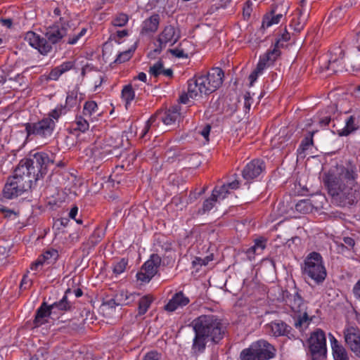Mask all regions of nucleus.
<instances>
[{"label":"nucleus","instance_id":"obj_8","mask_svg":"<svg viewBox=\"0 0 360 360\" xmlns=\"http://www.w3.org/2000/svg\"><path fill=\"white\" fill-rule=\"evenodd\" d=\"M55 122L51 117H46L37 122L25 124L27 139L31 136L47 138L51 136L55 129Z\"/></svg>","mask_w":360,"mask_h":360},{"label":"nucleus","instance_id":"obj_45","mask_svg":"<svg viewBox=\"0 0 360 360\" xmlns=\"http://www.w3.org/2000/svg\"><path fill=\"white\" fill-rule=\"evenodd\" d=\"M131 57V51H124L122 53H120L116 60H115V62L117 63H124L127 60H129Z\"/></svg>","mask_w":360,"mask_h":360},{"label":"nucleus","instance_id":"obj_36","mask_svg":"<svg viewBox=\"0 0 360 360\" xmlns=\"http://www.w3.org/2000/svg\"><path fill=\"white\" fill-rule=\"evenodd\" d=\"M42 255L45 257L47 264L53 263L59 256L58 251L55 249L47 250Z\"/></svg>","mask_w":360,"mask_h":360},{"label":"nucleus","instance_id":"obj_21","mask_svg":"<svg viewBox=\"0 0 360 360\" xmlns=\"http://www.w3.org/2000/svg\"><path fill=\"white\" fill-rule=\"evenodd\" d=\"M331 347L335 360H349V356L345 348L340 345L336 338L330 334Z\"/></svg>","mask_w":360,"mask_h":360},{"label":"nucleus","instance_id":"obj_1","mask_svg":"<svg viewBox=\"0 0 360 360\" xmlns=\"http://www.w3.org/2000/svg\"><path fill=\"white\" fill-rule=\"evenodd\" d=\"M358 170L348 162L330 169L323 177V183L332 202L340 207H349L360 199V186L356 182Z\"/></svg>","mask_w":360,"mask_h":360},{"label":"nucleus","instance_id":"obj_10","mask_svg":"<svg viewBox=\"0 0 360 360\" xmlns=\"http://www.w3.org/2000/svg\"><path fill=\"white\" fill-rule=\"evenodd\" d=\"M162 259L158 254H153L143 265L141 271L136 274L137 279L142 282H149L158 273Z\"/></svg>","mask_w":360,"mask_h":360},{"label":"nucleus","instance_id":"obj_63","mask_svg":"<svg viewBox=\"0 0 360 360\" xmlns=\"http://www.w3.org/2000/svg\"><path fill=\"white\" fill-rule=\"evenodd\" d=\"M79 38L80 37L78 34H74L72 37H69L67 43L69 44H75L77 42Z\"/></svg>","mask_w":360,"mask_h":360},{"label":"nucleus","instance_id":"obj_5","mask_svg":"<svg viewBox=\"0 0 360 360\" xmlns=\"http://www.w3.org/2000/svg\"><path fill=\"white\" fill-rule=\"evenodd\" d=\"M224 73L220 68H213L206 75L195 77L188 82L189 97L208 95L215 91L223 83Z\"/></svg>","mask_w":360,"mask_h":360},{"label":"nucleus","instance_id":"obj_48","mask_svg":"<svg viewBox=\"0 0 360 360\" xmlns=\"http://www.w3.org/2000/svg\"><path fill=\"white\" fill-rule=\"evenodd\" d=\"M44 264H46V260L45 259V257H44L43 255H41L36 262L32 264L30 268L32 270L37 271L39 266Z\"/></svg>","mask_w":360,"mask_h":360},{"label":"nucleus","instance_id":"obj_32","mask_svg":"<svg viewBox=\"0 0 360 360\" xmlns=\"http://www.w3.org/2000/svg\"><path fill=\"white\" fill-rule=\"evenodd\" d=\"M309 13L307 11H304V9L300 11L298 21L294 28L296 32H300L304 28Z\"/></svg>","mask_w":360,"mask_h":360},{"label":"nucleus","instance_id":"obj_51","mask_svg":"<svg viewBox=\"0 0 360 360\" xmlns=\"http://www.w3.org/2000/svg\"><path fill=\"white\" fill-rule=\"evenodd\" d=\"M168 51L172 53V56L176 57V58H187L188 57V55L187 53H185L184 51L182 49H169Z\"/></svg>","mask_w":360,"mask_h":360},{"label":"nucleus","instance_id":"obj_12","mask_svg":"<svg viewBox=\"0 0 360 360\" xmlns=\"http://www.w3.org/2000/svg\"><path fill=\"white\" fill-rule=\"evenodd\" d=\"M29 189L23 183L20 182L14 177L11 176L8 179L6 184L3 190L4 198L12 199L20 195L25 191Z\"/></svg>","mask_w":360,"mask_h":360},{"label":"nucleus","instance_id":"obj_26","mask_svg":"<svg viewBox=\"0 0 360 360\" xmlns=\"http://www.w3.org/2000/svg\"><path fill=\"white\" fill-rule=\"evenodd\" d=\"M153 301L152 296L149 295L143 296L139 301L138 314L139 316L145 314Z\"/></svg>","mask_w":360,"mask_h":360},{"label":"nucleus","instance_id":"obj_56","mask_svg":"<svg viewBox=\"0 0 360 360\" xmlns=\"http://www.w3.org/2000/svg\"><path fill=\"white\" fill-rule=\"evenodd\" d=\"M77 212H78V207L77 206H73L70 211L69 217H70V218L75 219L77 224H82V220L77 219L75 218L76 215L77 214Z\"/></svg>","mask_w":360,"mask_h":360},{"label":"nucleus","instance_id":"obj_3","mask_svg":"<svg viewBox=\"0 0 360 360\" xmlns=\"http://www.w3.org/2000/svg\"><path fill=\"white\" fill-rule=\"evenodd\" d=\"M195 336L193 349L202 352L207 341L218 343L224 337L225 328L221 319L212 314L201 315L193 322Z\"/></svg>","mask_w":360,"mask_h":360},{"label":"nucleus","instance_id":"obj_33","mask_svg":"<svg viewBox=\"0 0 360 360\" xmlns=\"http://www.w3.org/2000/svg\"><path fill=\"white\" fill-rule=\"evenodd\" d=\"M128 15L120 13L115 16L111 23L115 27H123L128 22Z\"/></svg>","mask_w":360,"mask_h":360},{"label":"nucleus","instance_id":"obj_18","mask_svg":"<svg viewBox=\"0 0 360 360\" xmlns=\"http://www.w3.org/2000/svg\"><path fill=\"white\" fill-rule=\"evenodd\" d=\"M160 21V17L159 14H153L142 22L140 34L141 35H148L155 33L158 29Z\"/></svg>","mask_w":360,"mask_h":360},{"label":"nucleus","instance_id":"obj_37","mask_svg":"<svg viewBox=\"0 0 360 360\" xmlns=\"http://www.w3.org/2000/svg\"><path fill=\"white\" fill-rule=\"evenodd\" d=\"M212 195L215 196L217 199H224L229 193L227 186L224 184L219 188L215 187L212 191Z\"/></svg>","mask_w":360,"mask_h":360},{"label":"nucleus","instance_id":"obj_49","mask_svg":"<svg viewBox=\"0 0 360 360\" xmlns=\"http://www.w3.org/2000/svg\"><path fill=\"white\" fill-rule=\"evenodd\" d=\"M143 360H161V354L157 352L151 351L143 356Z\"/></svg>","mask_w":360,"mask_h":360},{"label":"nucleus","instance_id":"obj_62","mask_svg":"<svg viewBox=\"0 0 360 360\" xmlns=\"http://www.w3.org/2000/svg\"><path fill=\"white\" fill-rule=\"evenodd\" d=\"M59 70L60 69L58 67H56L51 72L50 76H51V79H57L58 78V77L63 74V73H60V72L57 71Z\"/></svg>","mask_w":360,"mask_h":360},{"label":"nucleus","instance_id":"obj_40","mask_svg":"<svg viewBox=\"0 0 360 360\" xmlns=\"http://www.w3.org/2000/svg\"><path fill=\"white\" fill-rule=\"evenodd\" d=\"M97 103L95 101H91L85 103L84 106V114L85 115H91L97 109Z\"/></svg>","mask_w":360,"mask_h":360},{"label":"nucleus","instance_id":"obj_2","mask_svg":"<svg viewBox=\"0 0 360 360\" xmlns=\"http://www.w3.org/2000/svg\"><path fill=\"white\" fill-rule=\"evenodd\" d=\"M53 165V155L49 157L46 153H37L33 158H25L20 161L13 177L30 188L32 182L43 178Z\"/></svg>","mask_w":360,"mask_h":360},{"label":"nucleus","instance_id":"obj_27","mask_svg":"<svg viewBox=\"0 0 360 360\" xmlns=\"http://www.w3.org/2000/svg\"><path fill=\"white\" fill-rule=\"evenodd\" d=\"M70 290L68 289L65 292V295L59 301L56 302L50 305L51 309L53 310H59V311H67L70 309L71 305L70 303L68 301L67 299V293L70 292Z\"/></svg>","mask_w":360,"mask_h":360},{"label":"nucleus","instance_id":"obj_59","mask_svg":"<svg viewBox=\"0 0 360 360\" xmlns=\"http://www.w3.org/2000/svg\"><path fill=\"white\" fill-rule=\"evenodd\" d=\"M61 114H62L61 108L60 109H55L49 113V117H51L52 120L53 119L58 120Z\"/></svg>","mask_w":360,"mask_h":360},{"label":"nucleus","instance_id":"obj_50","mask_svg":"<svg viewBox=\"0 0 360 360\" xmlns=\"http://www.w3.org/2000/svg\"><path fill=\"white\" fill-rule=\"evenodd\" d=\"M74 66V63L72 61H66L60 65L58 66L60 69L58 71L60 73H64L70 70H71Z\"/></svg>","mask_w":360,"mask_h":360},{"label":"nucleus","instance_id":"obj_44","mask_svg":"<svg viewBox=\"0 0 360 360\" xmlns=\"http://www.w3.org/2000/svg\"><path fill=\"white\" fill-rule=\"evenodd\" d=\"M75 124L77 125L75 129L79 130L82 132H84L89 129V126L88 122L82 117L77 119Z\"/></svg>","mask_w":360,"mask_h":360},{"label":"nucleus","instance_id":"obj_25","mask_svg":"<svg viewBox=\"0 0 360 360\" xmlns=\"http://www.w3.org/2000/svg\"><path fill=\"white\" fill-rule=\"evenodd\" d=\"M281 46H283V44H280V39H278L275 43L274 48L262 56L265 60L270 63V65L274 64L281 55V51L279 50V47Z\"/></svg>","mask_w":360,"mask_h":360},{"label":"nucleus","instance_id":"obj_16","mask_svg":"<svg viewBox=\"0 0 360 360\" xmlns=\"http://www.w3.org/2000/svg\"><path fill=\"white\" fill-rule=\"evenodd\" d=\"M264 169V162L254 160L249 162L243 170V176L246 180H252L258 176Z\"/></svg>","mask_w":360,"mask_h":360},{"label":"nucleus","instance_id":"obj_19","mask_svg":"<svg viewBox=\"0 0 360 360\" xmlns=\"http://www.w3.org/2000/svg\"><path fill=\"white\" fill-rule=\"evenodd\" d=\"M180 107L178 105L172 106L167 110L164 112L158 111L159 113L158 119L160 120L165 124L170 125L174 124L177 120L180 118Z\"/></svg>","mask_w":360,"mask_h":360},{"label":"nucleus","instance_id":"obj_29","mask_svg":"<svg viewBox=\"0 0 360 360\" xmlns=\"http://www.w3.org/2000/svg\"><path fill=\"white\" fill-rule=\"evenodd\" d=\"M266 247L265 240L263 239L255 240V245L247 250L248 257L250 259L253 255L257 253V250L262 251Z\"/></svg>","mask_w":360,"mask_h":360},{"label":"nucleus","instance_id":"obj_41","mask_svg":"<svg viewBox=\"0 0 360 360\" xmlns=\"http://www.w3.org/2000/svg\"><path fill=\"white\" fill-rule=\"evenodd\" d=\"M159 115H160L159 113H155V115H152L150 117V119L146 122L145 127H144L142 134L141 136V138H143L146 135V134L149 131L150 128L156 122Z\"/></svg>","mask_w":360,"mask_h":360},{"label":"nucleus","instance_id":"obj_17","mask_svg":"<svg viewBox=\"0 0 360 360\" xmlns=\"http://www.w3.org/2000/svg\"><path fill=\"white\" fill-rule=\"evenodd\" d=\"M360 127V111H355L345 120V126L338 130L340 136H348Z\"/></svg>","mask_w":360,"mask_h":360},{"label":"nucleus","instance_id":"obj_35","mask_svg":"<svg viewBox=\"0 0 360 360\" xmlns=\"http://www.w3.org/2000/svg\"><path fill=\"white\" fill-rule=\"evenodd\" d=\"M122 98L126 101V103L129 104L134 98V91L131 85L125 86L122 91Z\"/></svg>","mask_w":360,"mask_h":360},{"label":"nucleus","instance_id":"obj_28","mask_svg":"<svg viewBox=\"0 0 360 360\" xmlns=\"http://www.w3.org/2000/svg\"><path fill=\"white\" fill-rule=\"evenodd\" d=\"M295 210L302 214H307L312 211L313 205L309 199L300 200L295 205Z\"/></svg>","mask_w":360,"mask_h":360},{"label":"nucleus","instance_id":"obj_14","mask_svg":"<svg viewBox=\"0 0 360 360\" xmlns=\"http://www.w3.org/2000/svg\"><path fill=\"white\" fill-rule=\"evenodd\" d=\"M252 344L258 360H269L274 357L276 349L266 340H259Z\"/></svg>","mask_w":360,"mask_h":360},{"label":"nucleus","instance_id":"obj_47","mask_svg":"<svg viewBox=\"0 0 360 360\" xmlns=\"http://www.w3.org/2000/svg\"><path fill=\"white\" fill-rule=\"evenodd\" d=\"M269 65H271L270 63L266 61L263 56H261L255 70L262 73L263 70Z\"/></svg>","mask_w":360,"mask_h":360},{"label":"nucleus","instance_id":"obj_20","mask_svg":"<svg viewBox=\"0 0 360 360\" xmlns=\"http://www.w3.org/2000/svg\"><path fill=\"white\" fill-rule=\"evenodd\" d=\"M188 297L185 296L182 292H176L172 298L165 306V310L174 311L179 307H183L189 303Z\"/></svg>","mask_w":360,"mask_h":360},{"label":"nucleus","instance_id":"obj_11","mask_svg":"<svg viewBox=\"0 0 360 360\" xmlns=\"http://www.w3.org/2000/svg\"><path fill=\"white\" fill-rule=\"evenodd\" d=\"M343 335L346 345L356 357L360 359V329L348 326L344 329Z\"/></svg>","mask_w":360,"mask_h":360},{"label":"nucleus","instance_id":"obj_7","mask_svg":"<svg viewBox=\"0 0 360 360\" xmlns=\"http://www.w3.org/2000/svg\"><path fill=\"white\" fill-rule=\"evenodd\" d=\"M302 272L304 275L307 276L316 283H322L327 274L321 255L316 252L309 253L304 259Z\"/></svg>","mask_w":360,"mask_h":360},{"label":"nucleus","instance_id":"obj_57","mask_svg":"<svg viewBox=\"0 0 360 360\" xmlns=\"http://www.w3.org/2000/svg\"><path fill=\"white\" fill-rule=\"evenodd\" d=\"M352 291L354 297L360 301V279L354 285Z\"/></svg>","mask_w":360,"mask_h":360},{"label":"nucleus","instance_id":"obj_22","mask_svg":"<svg viewBox=\"0 0 360 360\" xmlns=\"http://www.w3.org/2000/svg\"><path fill=\"white\" fill-rule=\"evenodd\" d=\"M51 311L52 309H51L50 305H47L46 303L44 302L36 311L35 319L34 320V326L39 327L45 323V318L49 316Z\"/></svg>","mask_w":360,"mask_h":360},{"label":"nucleus","instance_id":"obj_64","mask_svg":"<svg viewBox=\"0 0 360 360\" xmlns=\"http://www.w3.org/2000/svg\"><path fill=\"white\" fill-rule=\"evenodd\" d=\"M239 181L238 180H235L231 183L226 184L227 186L228 189H237L239 187Z\"/></svg>","mask_w":360,"mask_h":360},{"label":"nucleus","instance_id":"obj_60","mask_svg":"<svg viewBox=\"0 0 360 360\" xmlns=\"http://www.w3.org/2000/svg\"><path fill=\"white\" fill-rule=\"evenodd\" d=\"M103 305L108 306L110 308H114L116 306H120L117 301L115 300V297L114 298L110 299L103 302Z\"/></svg>","mask_w":360,"mask_h":360},{"label":"nucleus","instance_id":"obj_34","mask_svg":"<svg viewBox=\"0 0 360 360\" xmlns=\"http://www.w3.org/2000/svg\"><path fill=\"white\" fill-rule=\"evenodd\" d=\"M314 133L315 131H310L309 132V135L304 138L298 149L299 153H304L310 146L313 145V136Z\"/></svg>","mask_w":360,"mask_h":360},{"label":"nucleus","instance_id":"obj_9","mask_svg":"<svg viewBox=\"0 0 360 360\" xmlns=\"http://www.w3.org/2000/svg\"><path fill=\"white\" fill-rule=\"evenodd\" d=\"M311 359H326L327 354L326 338L321 329H317L311 334L308 340Z\"/></svg>","mask_w":360,"mask_h":360},{"label":"nucleus","instance_id":"obj_52","mask_svg":"<svg viewBox=\"0 0 360 360\" xmlns=\"http://www.w3.org/2000/svg\"><path fill=\"white\" fill-rule=\"evenodd\" d=\"M1 212L5 213L4 217L6 218H10L12 219H15L18 216V212H16L12 210L2 208L1 209Z\"/></svg>","mask_w":360,"mask_h":360},{"label":"nucleus","instance_id":"obj_4","mask_svg":"<svg viewBox=\"0 0 360 360\" xmlns=\"http://www.w3.org/2000/svg\"><path fill=\"white\" fill-rule=\"evenodd\" d=\"M68 23L63 22V18H60V22L46 28V38H41L34 32H27L25 36V40L39 52L46 56L52 50V44L60 42L68 34Z\"/></svg>","mask_w":360,"mask_h":360},{"label":"nucleus","instance_id":"obj_13","mask_svg":"<svg viewBox=\"0 0 360 360\" xmlns=\"http://www.w3.org/2000/svg\"><path fill=\"white\" fill-rule=\"evenodd\" d=\"M266 328L275 337L286 336L290 339L295 338L292 327L283 321H271L266 326Z\"/></svg>","mask_w":360,"mask_h":360},{"label":"nucleus","instance_id":"obj_39","mask_svg":"<svg viewBox=\"0 0 360 360\" xmlns=\"http://www.w3.org/2000/svg\"><path fill=\"white\" fill-rule=\"evenodd\" d=\"M78 92L77 90H73L68 94L66 98V105L69 108H72L76 105L77 101Z\"/></svg>","mask_w":360,"mask_h":360},{"label":"nucleus","instance_id":"obj_61","mask_svg":"<svg viewBox=\"0 0 360 360\" xmlns=\"http://www.w3.org/2000/svg\"><path fill=\"white\" fill-rule=\"evenodd\" d=\"M261 74L257 72V70H255L249 76V79L250 82V85L252 86L253 83L257 80L258 75Z\"/></svg>","mask_w":360,"mask_h":360},{"label":"nucleus","instance_id":"obj_31","mask_svg":"<svg viewBox=\"0 0 360 360\" xmlns=\"http://www.w3.org/2000/svg\"><path fill=\"white\" fill-rule=\"evenodd\" d=\"M217 199L215 196L211 195L210 198L206 199L202 204V207L198 210V213L203 214L212 209Z\"/></svg>","mask_w":360,"mask_h":360},{"label":"nucleus","instance_id":"obj_42","mask_svg":"<svg viewBox=\"0 0 360 360\" xmlns=\"http://www.w3.org/2000/svg\"><path fill=\"white\" fill-rule=\"evenodd\" d=\"M342 65V63L340 59H330L326 68L328 70H331L333 72H337L338 71V68Z\"/></svg>","mask_w":360,"mask_h":360},{"label":"nucleus","instance_id":"obj_6","mask_svg":"<svg viewBox=\"0 0 360 360\" xmlns=\"http://www.w3.org/2000/svg\"><path fill=\"white\" fill-rule=\"evenodd\" d=\"M283 298L295 313L294 326L300 331L303 330L308 326L311 319L309 317L307 303L302 297L298 289L295 286L292 291H283Z\"/></svg>","mask_w":360,"mask_h":360},{"label":"nucleus","instance_id":"obj_54","mask_svg":"<svg viewBox=\"0 0 360 360\" xmlns=\"http://www.w3.org/2000/svg\"><path fill=\"white\" fill-rule=\"evenodd\" d=\"M252 10V2L250 1H247L243 7V15L245 17L249 18L250 16Z\"/></svg>","mask_w":360,"mask_h":360},{"label":"nucleus","instance_id":"obj_58","mask_svg":"<svg viewBox=\"0 0 360 360\" xmlns=\"http://www.w3.org/2000/svg\"><path fill=\"white\" fill-rule=\"evenodd\" d=\"M211 127L209 124H207L202 130L200 132V134L206 139V141L209 140V134L210 132Z\"/></svg>","mask_w":360,"mask_h":360},{"label":"nucleus","instance_id":"obj_43","mask_svg":"<svg viewBox=\"0 0 360 360\" xmlns=\"http://www.w3.org/2000/svg\"><path fill=\"white\" fill-rule=\"evenodd\" d=\"M127 265V261H126L124 259H122L119 262H117L113 267V272L115 274H120L126 269V266Z\"/></svg>","mask_w":360,"mask_h":360},{"label":"nucleus","instance_id":"obj_30","mask_svg":"<svg viewBox=\"0 0 360 360\" xmlns=\"http://www.w3.org/2000/svg\"><path fill=\"white\" fill-rule=\"evenodd\" d=\"M253 344L252 343L248 348L242 350L240 354V360H258L256 356V352L254 351Z\"/></svg>","mask_w":360,"mask_h":360},{"label":"nucleus","instance_id":"obj_15","mask_svg":"<svg viewBox=\"0 0 360 360\" xmlns=\"http://www.w3.org/2000/svg\"><path fill=\"white\" fill-rule=\"evenodd\" d=\"M180 39L179 32L172 25L166 26L158 36V41L161 47H165L167 43H171V46L176 44Z\"/></svg>","mask_w":360,"mask_h":360},{"label":"nucleus","instance_id":"obj_55","mask_svg":"<svg viewBox=\"0 0 360 360\" xmlns=\"http://www.w3.org/2000/svg\"><path fill=\"white\" fill-rule=\"evenodd\" d=\"M31 283L32 281L28 278L27 275H24L20 285V288L25 290L31 285Z\"/></svg>","mask_w":360,"mask_h":360},{"label":"nucleus","instance_id":"obj_53","mask_svg":"<svg viewBox=\"0 0 360 360\" xmlns=\"http://www.w3.org/2000/svg\"><path fill=\"white\" fill-rule=\"evenodd\" d=\"M210 258L209 257H206L204 259H202L200 257H195V259L192 262V264L193 266H205L208 264L209 261H210Z\"/></svg>","mask_w":360,"mask_h":360},{"label":"nucleus","instance_id":"obj_38","mask_svg":"<svg viewBox=\"0 0 360 360\" xmlns=\"http://www.w3.org/2000/svg\"><path fill=\"white\" fill-rule=\"evenodd\" d=\"M163 69V62L162 60H158L157 63H155L153 66L150 68L148 72L153 77H158L159 75H162Z\"/></svg>","mask_w":360,"mask_h":360},{"label":"nucleus","instance_id":"obj_46","mask_svg":"<svg viewBox=\"0 0 360 360\" xmlns=\"http://www.w3.org/2000/svg\"><path fill=\"white\" fill-rule=\"evenodd\" d=\"M343 243L342 244V248H345L347 250H352L355 245V241L354 238L351 237H344Z\"/></svg>","mask_w":360,"mask_h":360},{"label":"nucleus","instance_id":"obj_24","mask_svg":"<svg viewBox=\"0 0 360 360\" xmlns=\"http://www.w3.org/2000/svg\"><path fill=\"white\" fill-rule=\"evenodd\" d=\"M275 11L272 10L270 13L264 16L262 20V27L266 28L274 24H278L283 17V14H278L274 15Z\"/></svg>","mask_w":360,"mask_h":360},{"label":"nucleus","instance_id":"obj_23","mask_svg":"<svg viewBox=\"0 0 360 360\" xmlns=\"http://www.w3.org/2000/svg\"><path fill=\"white\" fill-rule=\"evenodd\" d=\"M139 294L129 293L127 291L122 290L115 295V300L120 306L127 305L134 302Z\"/></svg>","mask_w":360,"mask_h":360}]
</instances>
